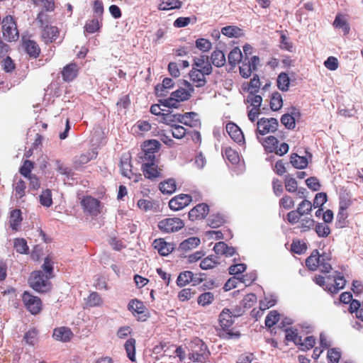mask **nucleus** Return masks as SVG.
Masks as SVG:
<instances>
[{
	"label": "nucleus",
	"mask_w": 363,
	"mask_h": 363,
	"mask_svg": "<svg viewBox=\"0 0 363 363\" xmlns=\"http://www.w3.org/2000/svg\"><path fill=\"white\" fill-rule=\"evenodd\" d=\"M327 194L325 192L318 193L313 203L304 199L298 205L296 210H292L286 214L287 221L292 225H296L295 228L300 230L301 233H306L313 228L315 220L308 216L311 215L313 208H319L327 202Z\"/></svg>",
	"instance_id": "1"
},
{
	"label": "nucleus",
	"mask_w": 363,
	"mask_h": 363,
	"mask_svg": "<svg viewBox=\"0 0 363 363\" xmlns=\"http://www.w3.org/2000/svg\"><path fill=\"white\" fill-rule=\"evenodd\" d=\"M158 152L159 142L157 140H150L143 143L142 152L138 154L143 175L149 179L159 177V162L156 157Z\"/></svg>",
	"instance_id": "2"
},
{
	"label": "nucleus",
	"mask_w": 363,
	"mask_h": 363,
	"mask_svg": "<svg viewBox=\"0 0 363 363\" xmlns=\"http://www.w3.org/2000/svg\"><path fill=\"white\" fill-rule=\"evenodd\" d=\"M313 281L316 284L323 287L325 290H327L331 294L338 293L346 284V280L340 273L333 276V279L330 276L324 277L321 275H315L313 278Z\"/></svg>",
	"instance_id": "3"
},
{
	"label": "nucleus",
	"mask_w": 363,
	"mask_h": 363,
	"mask_svg": "<svg viewBox=\"0 0 363 363\" xmlns=\"http://www.w3.org/2000/svg\"><path fill=\"white\" fill-rule=\"evenodd\" d=\"M219 323L221 330L219 336L223 339H238L240 333L238 331L234 332L232 325L234 323L233 316L228 308H224L219 315Z\"/></svg>",
	"instance_id": "4"
},
{
	"label": "nucleus",
	"mask_w": 363,
	"mask_h": 363,
	"mask_svg": "<svg viewBox=\"0 0 363 363\" xmlns=\"http://www.w3.org/2000/svg\"><path fill=\"white\" fill-rule=\"evenodd\" d=\"M189 358L194 362L205 363L209 357L210 352L206 345L199 337H195L189 343Z\"/></svg>",
	"instance_id": "5"
},
{
	"label": "nucleus",
	"mask_w": 363,
	"mask_h": 363,
	"mask_svg": "<svg viewBox=\"0 0 363 363\" xmlns=\"http://www.w3.org/2000/svg\"><path fill=\"white\" fill-rule=\"evenodd\" d=\"M257 139L264 147L265 151L267 152H274L277 155L283 156L289 151V145L286 143H282L279 146L278 139L273 135H269L262 139L259 138V135H257Z\"/></svg>",
	"instance_id": "6"
},
{
	"label": "nucleus",
	"mask_w": 363,
	"mask_h": 363,
	"mask_svg": "<svg viewBox=\"0 0 363 363\" xmlns=\"http://www.w3.org/2000/svg\"><path fill=\"white\" fill-rule=\"evenodd\" d=\"M49 275H45L42 271L33 272L30 278V286L36 291L45 293L50 289V282Z\"/></svg>",
	"instance_id": "7"
},
{
	"label": "nucleus",
	"mask_w": 363,
	"mask_h": 363,
	"mask_svg": "<svg viewBox=\"0 0 363 363\" xmlns=\"http://www.w3.org/2000/svg\"><path fill=\"white\" fill-rule=\"evenodd\" d=\"M190 96L191 93L189 91L184 88H179L175 91H173L169 98L166 99L164 101L160 99V104H163L167 107L177 108L181 101L188 100Z\"/></svg>",
	"instance_id": "8"
},
{
	"label": "nucleus",
	"mask_w": 363,
	"mask_h": 363,
	"mask_svg": "<svg viewBox=\"0 0 363 363\" xmlns=\"http://www.w3.org/2000/svg\"><path fill=\"white\" fill-rule=\"evenodd\" d=\"M3 36L5 40L11 42L18 38V31L12 16H7L2 21Z\"/></svg>",
	"instance_id": "9"
},
{
	"label": "nucleus",
	"mask_w": 363,
	"mask_h": 363,
	"mask_svg": "<svg viewBox=\"0 0 363 363\" xmlns=\"http://www.w3.org/2000/svg\"><path fill=\"white\" fill-rule=\"evenodd\" d=\"M279 126L278 121L274 118H262L257 122V136L274 133Z\"/></svg>",
	"instance_id": "10"
},
{
	"label": "nucleus",
	"mask_w": 363,
	"mask_h": 363,
	"mask_svg": "<svg viewBox=\"0 0 363 363\" xmlns=\"http://www.w3.org/2000/svg\"><path fill=\"white\" fill-rule=\"evenodd\" d=\"M240 74L244 78H248L253 71L257 69L260 60L257 56H252L250 58L244 57L240 62Z\"/></svg>",
	"instance_id": "11"
},
{
	"label": "nucleus",
	"mask_w": 363,
	"mask_h": 363,
	"mask_svg": "<svg viewBox=\"0 0 363 363\" xmlns=\"http://www.w3.org/2000/svg\"><path fill=\"white\" fill-rule=\"evenodd\" d=\"M184 227V222L179 218H168L160 220V230L164 233H174Z\"/></svg>",
	"instance_id": "12"
},
{
	"label": "nucleus",
	"mask_w": 363,
	"mask_h": 363,
	"mask_svg": "<svg viewBox=\"0 0 363 363\" xmlns=\"http://www.w3.org/2000/svg\"><path fill=\"white\" fill-rule=\"evenodd\" d=\"M22 299L26 308L33 315L38 314L42 309V302L40 298L29 292L25 291Z\"/></svg>",
	"instance_id": "13"
},
{
	"label": "nucleus",
	"mask_w": 363,
	"mask_h": 363,
	"mask_svg": "<svg viewBox=\"0 0 363 363\" xmlns=\"http://www.w3.org/2000/svg\"><path fill=\"white\" fill-rule=\"evenodd\" d=\"M192 198L189 194H181L174 196L169 201V207L171 210L177 211L183 209L191 202Z\"/></svg>",
	"instance_id": "14"
},
{
	"label": "nucleus",
	"mask_w": 363,
	"mask_h": 363,
	"mask_svg": "<svg viewBox=\"0 0 363 363\" xmlns=\"http://www.w3.org/2000/svg\"><path fill=\"white\" fill-rule=\"evenodd\" d=\"M84 211L91 216L100 213V201L91 196H86L81 201Z\"/></svg>",
	"instance_id": "15"
},
{
	"label": "nucleus",
	"mask_w": 363,
	"mask_h": 363,
	"mask_svg": "<svg viewBox=\"0 0 363 363\" xmlns=\"http://www.w3.org/2000/svg\"><path fill=\"white\" fill-rule=\"evenodd\" d=\"M209 213V206L204 203H199L190 210L189 218L191 220L195 221L205 218Z\"/></svg>",
	"instance_id": "16"
},
{
	"label": "nucleus",
	"mask_w": 363,
	"mask_h": 363,
	"mask_svg": "<svg viewBox=\"0 0 363 363\" xmlns=\"http://www.w3.org/2000/svg\"><path fill=\"white\" fill-rule=\"evenodd\" d=\"M202 281V279L195 277L192 272L184 271L178 276L177 284L179 286H184L189 283H193V285H197L201 283Z\"/></svg>",
	"instance_id": "17"
},
{
	"label": "nucleus",
	"mask_w": 363,
	"mask_h": 363,
	"mask_svg": "<svg viewBox=\"0 0 363 363\" xmlns=\"http://www.w3.org/2000/svg\"><path fill=\"white\" fill-rule=\"evenodd\" d=\"M226 131L229 136L239 145L245 144V138L241 129L235 123L229 122L226 125Z\"/></svg>",
	"instance_id": "18"
},
{
	"label": "nucleus",
	"mask_w": 363,
	"mask_h": 363,
	"mask_svg": "<svg viewBox=\"0 0 363 363\" xmlns=\"http://www.w3.org/2000/svg\"><path fill=\"white\" fill-rule=\"evenodd\" d=\"M179 123L191 128H198L201 126V121L198 118L197 113L194 112H187L184 114H180Z\"/></svg>",
	"instance_id": "19"
},
{
	"label": "nucleus",
	"mask_w": 363,
	"mask_h": 363,
	"mask_svg": "<svg viewBox=\"0 0 363 363\" xmlns=\"http://www.w3.org/2000/svg\"><path fill=\"white\" fill-rule=\"evenodd\" d=\"M206 75L203 71L199 70V68L192 67L189 72L190 80L192 84L196 87H202L206 83Z\"/></svg>",
	"instance_id": "20"
},
{
	"label": "nucleus",
	"mask_w": 363,
	"mask_h": 363,
	"mask_svg": "<svg viewBox=\"0 0 363 363\" xmlns=\"http://www.w3.org/2000/svg\"><path fill=\"white\" fill-rule=\"evenodd\" d=\"M192 66L193 67L199 68V70L203 71L207 74H210L212 72V66L209 62L208 57L206 55L194 58Z\"/></svg>",
	"instance_id": "21"
},
{
	"label": "nucleus",
	"mask_w": 363,
	"mask_h": 363,
	"mask_svg": "<svg viewBox=\"0 0 363 363\" xmlns=\"http://www.w3.org/2000/svg\"><path fill=\"white\" fill-rule=\"evenodd\" d=\"M43 28L42 38L45 43H52L57 39L59 34V30L57 27L46 25Z\"/></svg>",
	"instance_id": "22"
},
{
	"label": "nucleus",
	"mask_w": 363,
	"mask_h": 363,
	"mask_svg": "<svg viewBox=\"0 0 363 363\" xmlns=\"http://www.w3.org/2000/svg\"><path fill=\"white\" fill-rule=\"evenodd\" d=\"M78 66L76 63H70L66 65L62 71V77L64 81L71 82L78 74Z\"/></svg>",
	"instance_id": "23"
},
{
	"label": "nucleus",
	"mask_w": 363,
	"mask_h": 363,
	"mask_svg": "<svg viewBox=\"0 0 363 363\" xmlns=\"http://www.w3.org/2000/svg\"><path fill=\"white\" fill-rule=\"evenodd\" d=\"M53 337L64 342H68L73 336L72 330L67 327H60L54 330Z\"/></svg>",
	"instance_id": "24"
},
{
	"label": "nucleus",
	"mask_w": 363,
	"mask_h": 363,
	"mask_svg": "<svg viewBox=\"0 0 363 363\" xmlns=\"http://www.w3.org/2000/svg\"><path fill=\"white\" fill-rule=\"evenodd\" d=\"M200 243L201 240L198 237H191L180 243L179 250L183 253L187 252L197 247Z\"/></svg>",
	"instance_id": "25"
},
{
	"label": "nucleus",
	"mask_w": 363,
	"mask_h": 363,
	"mask_svg": "<svg viewBox=\"0 0 363 363\" xmlns=\"http://www.w3.org/2000/svg\"><path fill=\"white\" fill-rule=\"evenodd\" d=\"M23 220L21 211L19 209H14L11 211L9 217L10 227L13 230L17 231Z\"/></svg>",
	"instance_id": "26"
},
{
	"label": "nucleus",
	"mask_w": 363,
	"mask_h": 363,
	"mask_svg": "<svg viewBox=\"0 0 363 363\" xmlns=\"http://www.w3.org/2000/svg\"><path fill=\"white\" fill-rule=\"evenodd\" d=\"M320 259L321 255L319 254L317 250H315L306 259V265L310 270L315 271L318 268L320 265Z\"/></svg>",
	"instance_id": "27"
},
{
	"label": "nucleus",
	"mask_w": 363,
	"mask_h": 363,
	"mask_svg": "<svg viewBox=\"0 0 363 363\" xmlns=\"http://www.w3.org/2000/svg\"><path fill=\"white\" fill-rule=\"evenodd\" d=\"M333 26L336 28H341L343 31L344 35H347L350 33V27L345 18L344 16L341 13H337L335 16V18L333 23Z\"/></svg>",
	"instance_id": "28"
},
{
	"label": "nucleus",
	"mask_w": 363,
	"mask_h": 363,
	"mask_svg": "<svg viewBox=\"0 0 363 363\" xmlns=\"http://www.w3.org/2000/svg\"><path fill=\"white\" fill-rule=\"evenodd\" d=\"M180 114H174L172 112L160 113V122L169 126V128L179 123Z\"/></svg>",
	"instance_id": "29"
},
{
	"label": "nucleus",
	"mask_w": 363,
	"mask_h": 363,
	"mask_svg": "<svg viewBox=\"0 0 363 363\" xmlns=\"http://www.w3.org/2000/svg\"><path fill=\"white\" fill-rule=\"evenodd\" d=\"M332 256L330 253L323 252L321 254L320 265L318 268L323 273H329L332 270Z\"/></svg>",
	"instance_id": "30"
},
{
	"label": "nucleus",
	"mask_w": 363,
	"mask_h": 363,
	"mask_svg": "<svg viewBox=\"0 0 363 363\" xmlns=\"http://www.w3.org/2000/svg\"><path fill=\"white\" fill-rule=\"evenodd\" d=\"M219 264L218 257L216 255H211L203 258L200 262V267L203 270L211 269Z\"/></svg>",
	"instance_id": "31"
},
{
	"label": "nucleus",
	"mask_w": 363,
	"mask_h": 363,
	"mask_svg": "<svg viewBox=\"0 0 363 363\" xmlns=\"http://www.w3.org/2000/svg\"><path fill=\"white\" fill-rule=\"evenodd\" d=\"M290 162L296 169H304L308 166V160L306 157L299 156L296 153H292L290 156Z\"/></svg>",
	"instance_id": "32"
},
{
	"label": "nucleus",
	"mask_w": 363,
	"mask_h": 363,
	"mask_svg": "<svg viewBox=\"0 0 363 363\" xmlns=\"http://www.w3.org/2000/svg\"><path fill=\"white\" fill-rule=\"evenodd\" d=\"M138 206L140 209L145 211L156 212L159 204L156 201H152L150 199H140L138 201Z\"/></svg>",
	"instance_id": "33"
},
{
	"label": "nucleus",
	"mask_w": 363,
	"mask_h": 363,
	"mask_svg": "<svg viewBox=\"0 0 363 363\" xmlns=\"http://www.w3.org/2000/svg\"><path fill=\"white\" fill-rule=\"evenodd\" d=\"M177 189L176 182L174 179H168L160 182V192L167 195L172 194Z\"/></svg>",
	"instance_id": "34"
},
{
	"label": "nucleus",
	"mask_w": 363,
	"mask_h": 363,
	"mask_svg": "<svg viewBox=\"0 0 363 363\" xmlns=\"http://www.w3.org/2000/svg\"><path fill=\"white\" fill-rule=\"evenodd\" d=\"M97 156V152L94 150L83 153L79 156L74 158V163L76 165H83L88 163L90 160L95 159Z\"/></svg>",
	"instance_id": "35"
},
{
	"label": "nucleus",
	"mask_w": 363,
	"mask_h": 363,
	"mask_svg": "<svg viewBox=\"0 0 363 363\" xmlns=\"http://www.w3.org/2000/svg\"><path fill=\"white\" fill-rule=\"evenodd\" d=\"M243 56L241 50L238 47L234 48L228 55V62L229 64L235 67L239 64L242 60Z\"/></svg>",
	"instance_id": "36"
},
{
	"label": "nucleus",
	"mask_w": 363,
	"mask_h": 363,
	"mask_svg": "<svg viewBox=\"0 0 363 363\" xmlns=\"http://www.w3.org/2000/svg\"><path fill=\"white\" fill-rule=\"evenodd\" d=\"M162 132H167L172 134V135L177 139H181L186 134V130L182 125L176 124L169 129H162Z\"/></svg>",
	"instance_id": "37"
},
{
	"label": "nucleus",
	"mask_w": 363,
	"mask_h": 363,
	"mask_svg": "<svg viewBox=\"0 0 363 363\" xmlns=\"http://www.w3.org/2000/svg\"><path fill=\"white\" fill-rule=\"evenodd\" d=\"M211 60L213 65L220 67L225 64L226 60L224 53L221 50H215L212 52Z\"/></svg>",
	"instance_id": "38"
},
{
	"label": "nucleus",
	"mask_w": 363,
	"mask_h": 363,
	"mask_svg": "<svg viewBox=\"0 0 363 363\" xmlns=\"http://www.w3.org/2000/svg\"><path fill=\"white\" fill-rule=\"evenodd\" d=\"M221 33L229 38H238L242 35V29L235 26H228L221 29Z\"/></svg>",
	"instance_id": "39"
},
{
	"label": "nucleus",
	"mask_w": 363,
	"mask_h": 363,
	"mask_svg": "<svg viewBox=\"0 0 363 363\" xmlns=\"http://www.w3.org/2000/svg\"><path fill=\"white\" fill-rule=\"evenodd\" d=\"M24 48L26 52L33 57H37L40 52L38 44L33 40H28L24 43Z\"/></svg>",
	"instance_id": "40"
},
{
	"label": "nucleus",
	"mask_w": 363,
	"mask_h": 363,
	"mask_svg": "<svg viewBox=\"0 0 363 363\" xmlns=\"http://www.w3.org/2000/svg\"><path fill=\"white\" fill-rule=\"evenodd\" d=\"M277 83L280 90L283 91H287L290 84L289 75L285 72L280 73L277 77Z\"/></svg>",
	"instance_id": "41"
},
{
	"label": "nucleus",
	"mask_w": 363,
	"mask_h": 363,
	"mask_svg": "<svg viewBox=\"0 0 363 363\" xmlns=\"http://www.w3.org/2000/svg\"><path fill=\"white\" fill-rule=\"evenodd\" d=\"M283 106V100L279 92H274L272 94L270 99V108L272 111H279Z\"/></svg>",
	"instance_id": "42"
},
{
	"label": "nucleus",
	"mask_w": 363,
	"mask_h": 363,
	"mask_svg": "<svg viewBox=\"0 0 363 363\" xmlns=\"http://www.w3.org/2000/svg\"><path fill=\"white\" fill-rule=\"evenodd\" d=\"M125 349L128 357L132 361H135V340L133 338L128 339L125 343Z\"/></svg>",
	"instance_id": "43"
},
{
	"label": "nucleus",
	"mask_w": 363,
	"mask_h": 363,
	"mask_svg": "<svg viewBox=\"0 0 363 363\" xmlns=\"http://www.w3.org/2000/svg\"><path fill=\"white\" fill-rule=\"evenodd\" d=\"M306 250V244L300 240H294L291 245V250L298 255L303 254Z\"/></svg>",
	"instance_id": "44"
},
{
	"label": "nucleus",
	"mask_w": 363,
	"mask_h": 363,
	"mask_svg": "<svg viewBox=\"0 0 363 363\" xmlns=\"http://www.w3.org/2000/svg\"><path fill=\"white\" fill-rule=\"evenodd\" d=\"M175 245L173 242H168L163 238H160V256H167L174 251Z\"/></svg>",
	"instance_id": "45"
},
{
	"label": "nucleus",
	"mask_w": 363,
	"mask_h": 363,
	"mask_svg": "<svg viewBox=\"0 0 363 363\" xmlns=\"http://www.w3.org/2000/svg\"><path fill=\"white\" fill-rule=\"evenodd\" d=\"M39 201L40 204L45 207L51 206L52 204L51 191L50 189L43 191L39 196Z\"/></svg>",
	"instance_id": "46"
},
{
	"label": "nucleus",
	"mask_w": 363,
	"mask_h": 363,
	"mask_svg": "<svg viewBox=\"0 0 363 363\" xmlns=\"http://www.w3.org/2000/svg\"><path fill=\"white\" fill-rule=\"evenodd\" d=\"M280 318V314L277 311H272L265 318V325L267 328H272L276 325Z\"/></svg>",
	"instance_id": "47"
},
{
	"label": "nucleus",
	"mask_w": 363,
	"mask_h": 363,
	"mask_svg": "<svg viewBox=\"0 0 363 363\" xmlns=\"http://www.w3.org/2000/svg\"><path fill=\"white\" fill-rule=\"evenodd\" d=\"M182 2L179 0H167L160 2V10H170L181 8Z\"/></svg>",
	"instance_id": "48"
},
{
	"label": "nucleus",
	"mask_w": 363,
	"mask_h": 363,
	"mask_svg": "<svg viewBox=\"0 0 363 363\" xmlns=\"http://www.w3.org/2000/svg\"><path fill=\"white\" fill-rule=\"evenodd\" d=\"M128 309L133 313L142 314L145 310V306L143 302L138 300H132L128 303Z\"/></svg>",
	"instance_id": "49"
},
{
	"label": "nucleus",
	"mask_w": 363,
	"mask_h": 363,
	"mask_svg": "<svg viewBox=\"0 0 363 363\" xmlns=\"http://www.w3.org/2000/svg\"><path fill=\"white\" fill-rule=\"evenodd\" d=\"M14 248L21 254H28L29 250L27 242L23 238H16L14 240Z\"/></svg>",
	"instance_id": "50"
},
{
	"label": "nucleus",
	"mask_w": 363,
	"mask_h": 363,
	"mask_svg": "<svg viewBox=\"0 0 363 363\" xmlns=\"http://www.w3.org/2000/svg\"><path fill=\"white\" fill-rule=\"evenodd\" d=\"M14 186L15 196L17 199L23 198L26 194V185L24 181L19 179Z\"/></svg>",
	"instance_id": "51"
},
{
	"label": "nucleus",
	"mask_w": 363,
	"mask_h": 363,
	"mask_svg": "<svg viewBox=\"0 0 363 363\" xmlns=\"http://www.w3.org/2000/svg\"><path fill=\"white\" fill-rule=\"evenodd\" d=\"M315 345V339L313 336L306 337L303 341L301 338V343H298L300 350L307 351L314 347Z\"/></svg>",
	"instance_id": "52"
},
{
	"label": "nucleus",
	"mask_w": 363,
	"mask_h": 363,
	"mask_svg": "<svg viewBox=\"0 0 363 363\" xmlns=\"http://www.w3.org/2000/svg\"><path fill=\"white\" fill-rule=\"evenodd\" d=\"M196 21V17H179L174 21V26L175 28H184L187 26L191 22L195 23Z\"/></svg>",
	"instance_id": "53"
},
{
	"label": "nucleus",
	"mask_w": 363,
	"mask_h": 363,
	"mask_svg": "<svg viewBox=\"0 0 363 363\" xmlns=\"http://www.w3.org/2000/svg\"><path fill=\"white\" fill-rule=\"evenodd\" d=\"M317 235L320 238H327L330 233V227L325 223H318L315 226Z\"/></svg>",
	"instance_id": "54"
},
{
	"label": "nucleus",
	"mask_w": 363,
	"mask_h": 363,
	"mask_svg": "<svg viewBox=\"0 0 363 363\" xmlns=\"http://www.w3.org/2000/svg\"><path fill=\"white\" fill-rule=\"evenodd\" d=\"M224 222L225 220L223 217L220 214L211 215L208 220V225L213 228L221 226Z\"/></svg>",
	"instance_id": "55"
},
{
	"label": "nucleus",
	"mask_w": 363,
	"mask_h": 363,
	"mask_svg": "<svg viewBox=\"0 0 363 363\" xmlns=\"http://www.w3.org/2000/svg\"><path fill=\"white\" fill-rule=\"evenodd\" d=\"M246 101L247 103L250 104L252 107L260 108L262 98L261 96L257 95V93H249Z\"/></svg>",
	"instance_id": "56"
},
{
	"label": "nucleus",
	"mask_w": 363,
	"mask_h": 363,
	"mask_svg": "<svg viewBox=\"0 0 363 363\" xmlns=\"http://www.w3.org/2000/svg\"><path fill=\"white\" fill-rule=\"evenodd\" d=\"M261 83L257 74H255L253 78L250 79L248 84L249 93H258L260 89Z\"/></svg>",
	"instance_id": "57"
},
{
	"label": "nucleus",
	"mask_w": 363,
	"mask_h": 363,
	"mask_svg": "<svg viewBox=\"0 0 363 363\" xmlns=\"http://www.w3.org/2000/svg\"><path fill=\"white\" fill-rule=\"evenodd\" d=\"M301 337L298 335L296 330L286 329V341L294 342L295 345H298L301 343Z\"/></svg>",
	"instance_id": "58"
},
{
	"label": "nucleus",
	"mask_w": 363,
	"mask_h": 363,
	"mask_svg": "<svg viewBox=\"0 0 363 363\" xmlns=\"http://www.w3.org/2000/svg\"><path fill=\"white\" fill-rule=\"evenodd\" d=\"M214 300V295L211 292L201 294L197 299L198 303L203 306L208 305Z\"/></svg>",
	"instance_id": "59"
},
{
	"label": "nucleus",
	"mask_w": 363,
	"mask_h": 363,
	"mask_svg": "<svg viewBox=\"0 0 363 363\" xmlns=\"http://www.w3.org/2000/svg\"><path fill=\"white\" fill-rule=\"evenodd\" d=\"M285 188L289 192H296L298 188V184L296 180L288 175L284 179Z\"/></svg>",
	"instance_id": "60"
},
{
	"label": "nucleus",
	"mask_w": 363,
	"mask_h": 363,
	"mask_svg": "<svg viewBox=\"0 0 363 363\" xmlns=\"http://www.w3.org/2000/svg\"><path fill=\"white\" fill-rule=\"evenodd\" d=\"M281 123L288 129H294L296 125L294 117L289 113L281 116Z\"/></svg>",
	"instance_id": "61"
},
{
	"label": "nucleus",
	"mask_w": 363,
	"mask_h": 363,
	"mask_svg": "<svg viewBox=\"0 0 363 363\" xmlns=\"http://www.w3.org/2000/svg\"><path fill=\"white\" fill-rule=\"evenodd\" d=\"M225 156L232 164H237L240 161L238 153L231 147L225 148Z\"/></svg>",
	"instance_id": "62"
},
{
	"label": "nucleus",
	"mask_w": 363,
	"mask_h": 363,
	"mask_svg": "<svg viewBox=\"0 0 363 363\" xmlns=\"http://www.w3.org/2000/svg\"><path fill=\"white\" fill-rule=\"evenodd\" d=\"M100 28V23L99 20L98 18L92 19L91 21H89L86 22L84 29L85 31L89 33H94L96 31H97Z\"/></svg>",
	"instance_id": "63"
},
{
	"label": "nucleus",
	"mask_w": 363,
	"mask_h": 363,
	"mask_svg": "<svg viewBox=\"0 0 363 363\" xmlns=\"http://www.w3.org/2000/svg\"><path fill=\"white\" fill-rule=\"evenodd\" d=\"M196 47L203 52H208L212 48L211 43L205 38H199L196 40Z\"/></svg>",
	"instance_id": "64"
}]
</instances>
